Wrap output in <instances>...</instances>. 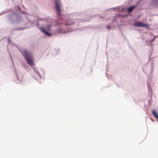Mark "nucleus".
Here are the masks:
<instances>
[{
	"label": "nucleus",
	"instance_id": "obj_1",
	"mask_svg": "<svg viewBox=\"0 0 158 158\" xmlns=\"http://www.w3.org/2000/svg\"><path fill=\"white\" fill-rule=\"evenodd\" d=\"M23 56L27 63L30 66L34 65V60L31 52L27 51H21Z\"/></svg>",
	"mask_w": 158,
	"mask_h": 158
},
{
	"label": "nucleus",
	"instance_id": "obj_2",
	"mask_svg": "<svg viewBox=\"0 0 158 158\" xmlns=\"http://www.w3.org/2000/svg\"><path fill=\"white\" fill-rule=\"evenodd\" d=\"M55 3L57 15L58 16H60L61 15L60 8L61 4L59 0L56 1Z\"/></svg>",
	"mask_w": 158,
	"mask_h": 158
},
{
	"label": "nucleus",
	"instance_id": "obj_3",
	"mask_svg": "<svg viewBox=\"0 0 158 158\" xmlns=\"http://www.w3.org/2000/svg\"><path fill=\"white\" fill-rule=\"evenodd\" d=\"M134 25L137 27H148L149 26V25L148 24H145L142 22H139L135 23H134Z\"/></svg>",
	"mask_w": 158,
	"mask_h": 158
},
{
	"label": "nucleus",
	"instance_id": "obj_4",
	"mask_svg": "<svg viewBox=\"0 0 158 158\" xmlns=\"http://www.w3.org/2000/svg\"><path fill=\"white\" fill-rule=\"evenodd\" d=\"M135 6L133 5L128 8L127 11L128 13H130L131 11H132L134 10V9L135 8Z\"/></svg>",
	"mask_w": 158,
	"mask_h": 158
},
{
	"label": "nucleus",
	"instance_id": "obj_5",
	"mask_svg": "<svg viewBox=\"0 0 158 158\" xmlns=\"http://www.w3.org/2000/svg\"><path fill=\"white\" fill-rule=\"evenodd\" d=\"M152 112L153 116L156 119V121H158V115L156 113L155 110H152Z\"/></svg>",
	"mask_w": 158,
	"mask_h": 158
},
{
	"label": "nucleus",
	"instance_id": "obj_6",
	"mask_svg": "<svg viewBox=\"0 0 158 158\" xmlns=\"http://www.w3.org/2000/svg\"><path fill=\"white\" fill-rule=\"evenodd\" d=\"M154 39L152 40L149 39L146 41V43L148 45H152V42L153 41Z\"/></svg>",
	"mask_w": 158,
	"mask_h": 158
},
{
	"label": "nucleus",
	"instance_id": "obj_7",
	"mask_svg": "<svg viewBox=\"0 0 158 158\" xmlns=\"http://www.w3.org/2000/svg\"><path fill=\"white\" fill-rule=\"evenodd\" d=\"M42 31H43L44 33H45L46 34L48 35V36H50L51 35V34L49 33H48L47 32L44 30V28H42L41 29Z\"/></svg>",
	"mask_w": 158,
	"mask_h": 158
},
{
	"label": "nucleus",
	"instance_id": "obj_8",
	"mask_svg": "<svg viewBox=\"0 0 158 158\" xmlns=\"http://www.w3.org/2000/svg\"><path fill=\"white\" fill-rule=\"evenodd\" d=\"M60 24H63L66 25H72V23H70L69 22L67 23H59Z\"/></svg>",
	"mask_w": 158,
	"mask_h": 158
},
{
	"label": "nucleus",
	"instance_id": "obj_9",
	"mask_svg": "<svg viewBox=\"0 0 158 158\" xmlns=\"http://www.w3.org/2000/svg\"><path fill=\"white\" fill-rule=\"evenodd\" d=\"M108 29H109V27H108Z\"/></svg>",
	"mask_w": 158,
	"mask_h": 158
}]
</instances>
